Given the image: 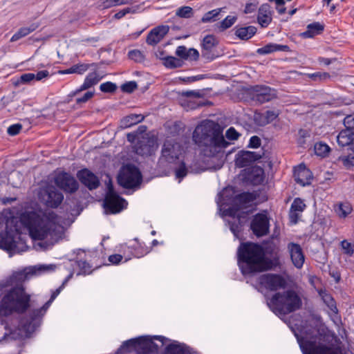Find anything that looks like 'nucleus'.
<instances>
[{"label":"nucleus","instance_id":"9b49d317","mask_svg":"<svg viewBox=\"0 0 354 354\" xmlns=\"http://www.w3.org/2000/svg\"><path fill=\"white\" fill-rule=\"evenodd\" d=\"M252 100L259 104L270 102L277 97L275 89L266 85H256L250 88Z\"/></svg>","mask_w":354,"mask_h":354},{"label":"nucleus","instance_id":"052dcab7","mask_svg":"<svg viewBox=\"0 0 354 354\" xmlns=\"http://www.w3.org/2000/svg\"><path fill=\"white\" fill-rule=\"evenodd\" d=\"M102 3L100 6L102 8H109L113 6H120V0H101Z\"/></svg>","mask_w":354,"mask_h":354},{"label":"nucleus","instance_id":"ea45409f","mask_svg":"<svg viewBox=\"0 0 354 354\" xmlns=\"http://www.w3.org/2000/svg\"><path fill=\"white\" fill-rule=\"evenodd\" d=\"M216 45V40L212 35H208L203 39L202 47L203 50H212Z\"/></svg>","mask_w":354,"mask_h":354},{"label":"nucleus","instance_id":"13d9d810","mask_svg":"<svg viewBox=\"0 0 354 354\" xmlns=\"http://www.w3.org/2000/svg\"><path fill=\"white\" fill-rule=\"evenodd\" d=\"M22 129L21 124H15L8 128L7 132L10 136L17 135Z\"/></svg>","mask_w":354,"mask_h":354},{"label":"nucleus","instance_id":"2eb2a0df","mask_svg":"<svg viewBox=\"0 0 354 354\" xmlns=\"http://www.w3.org/2000/svg\"><path fill=\"white\" fill-rule=\"evenodd\" d=\"M259 283L265 288L271 291L284 288L286 286V281L281 275L270 273L260 276Z\"/></svg>","mask_w":354,"mask_h":354},{"label":"nucleus","instance_id":"c85d7f7f","mask_svg":"<svg viewBox=\"0 0 354 354\" xmlns=\"http://www.w3.org/2000/svg\"><path fill=\"white\" fill-rule=\"evenodd\" d=\"M324 29V25L319 22H313L307 26V29L301 33L304 38H312L315 35H320Z\"/></svg>","mask_w":354,"mask_h":354},{"label":"nucleus","instance_id":"423d86ee","mask_svg":"<svg viewBox=\"0 0 354 354\" xmlns=\"http://www.w3.org/2000/svg\"><path fill=\"white\" fill-rule=\"evenodd\" d=\"M237 255L239 266L243 274H252L268 268L263 248L257 243H241L238 248Z\"/></svg>","mask_w":354,"mask_h":354},{"label":"nucleus","instance_id":"774afa93","mask_svg":"<svg viewBox=\"0 0 354 354\" xmlns=\"http://www.w3.org/2000/svg\"><path fill=\"white\" fill-rule=\"evenodd\" d=\"M183 95L186 97H193L199 98L202 97V94L198 91H187L183 93Z\"/></svg>","mask_w":354,"mask_h":354},{"label":"nucleus","instance_id":"bf43d9fd","mask_svg":"<svg viewBox=\"0 0 354 354\" xmlns=\"http://www.w3.org/2000/svg\"><path fill=\"white\" fill-rule=\"evenodd\" d=\"M279 115V113L274 111H267L265 113V122L266 124L270 123L274 120Z\"/></svg>","mask_w":354,"mask_h":354},{"label":"nucleus","instance_id":"680f3d73","mask_svg":"<svg viewBox=\"0 0 354 354\" xmlns=\"http://www.w3.org/2000/svg\"><path fill=\"white\" fill-rule=\"evenodd\" d=\"M261 142V139L258 136H253L250 139L248 147L255 149L258 148L260 147Z\"/></svg>","mask_w":354,"mask_h":354},{"label":"nucleus","instance_id":"5701e85b","mask_svg":"<svg viewBox=\"0 0 354 354\" xmlns=\"http://www.w3.org/2000/svg\"><path fill=\"white\" fill-rule=\"evenodd\" d=\"M169 27L168 26H158L153 28L147 35L146 42L151 46L158 44L168 33Z\"/></svg>","mask_w":354,"mask_h":354},{"label":"nucleus","instance_id":"864d4df0","mask_svg":"<svg viewBox=\"0 0 354 354\" xmlns=\"http://www.w3.org/2000/svg\"><path fill=\"white\" fill-rule=\"evenodd\" d=\"M94 91H87L82 97L76 98V103L77 104L85 103L88 102L90 99H91L94 96Z\"/></svg>","mask_w":354,"mask_h":354},{"label":"nucleus","instance_id":"37998d69","mask_svg":"<svg viewBox=\"0 0 354 354\" xmlns=\"http://www.w3.org/2000/svg\"><path fill=\"white\" fill-rule=\"evenodd\" d=\"M308 76L314 81H326L330 77L328 73L326 72H316L314 73L308 74Z\"/></svg>","mask_w":354,"mask_h":354},{"label":"nucleus","instance_id":"3c124183","mask_svg":"<svg viewBox=\"0 0 354 354\" xmlns=\"http://www.w3.org/2000/svg\"><path fill=\"white\" fill-rule=\"evenodd\" d=\"M259 2L257 0H250L245 5L244 12L251 14L257 10Z\"/></svg>","mask_w":354,"mask_h":354},{"label":"nucleus","instance_id":"de8ad7c7","mask_svg":"<svg viewBox=\"0 0 354 354\" xmlns=\"http://www.w3.org/2000/svg\"><path fill=\"white\" fill-rule=\"evenodd\" d=\"M343 124L344 129L354 133V117L352 115H348L344 118Z\"/></svg>","mask_w":354,"mask_h":354},{"label":"nucleus","instance_id":"603ef678","mask_svg":"<svg viewBox=\"0 0 354 354\" xmlns=\"http://www.w3.org/2000/svg\"><path fill=\"white\" fill-rule=\"evenodd\" d=\"M236 18L233 16H227L221 22V28L222 30H225L231 27L236 21Z\"/></svg>","mask_w":354,"mask_h":354},{"label":"nucleus","instance_id":"9d476101","mask_svg":"<svg viewBox=\"0 0 354 354\" xmlns=\"http://www.w3.org/2000/svg\"><path fill=\"white\" fill-rule=\"evenodd\" d=\"M142 180L138 169L132 165L123 167L118 176V183L124 188L129 189L138 186Z\"/></svg>","mask_w":354,"mask_h":354},{"label":"nucleus","instance_id":"412c9836","mask_svg":"<svg viewBox=\"0 0 354 354\" xmlns=\"http://www.w3.org/2000/svg\"><path fill=\"white\" fill-rule=\"evenodd\" d=\"M261 157L262 155L257 152L242 151L236 155L235 165L240 168L245 167L259 160Z\"/></svg>","mask_w":354,"mask_h":354},{"label":"nucleus","instance_id":"393cba45","mask_svg":"<svg viewBox=\"0 0 354 354\" xmlns=\"http://www.w3.org/2000/svg\"><path fill=\"white\" fill-rule=\"evenodd\" d=\"M176 55L182 59L196 61L199 58V53L195 48H187L185 46H179L176 50Z\"/></svg>","mask_w":354,"mask_h":354},{"label":"nucleus","instance_id":"09e8293b","mask_svg":"<svg viewBox=\"0 0 354 354\" xmlns=\"http://www.w3.org/2000/svg\"><path fill=\"white\" fill-rule=\"evenodd\" d=\"M187 174V168L183 162H181L179 167L175 170L176 178L180 181Z\"/></svg>","mask_w":354,"mask_h":354},{"label":"nucleus","instance_id":"a18cd8bd","mask_svg":"<svg viewBox=\"0 0 354 354\" xmlns=\"http://www.w3.org/2000/svg\"><path fill=\"white\" fill-rule=\"evenodd\" d=\"M305 208L306 204L304 203L303 200L299 198H295L290 206V210L298 212H302Z\"/></svg>","mask_w":354,"mask_h":354},{"label":"nucleus","instance_id":"49530a36","mask_svg":"<svg viewBox=\"0 0 354 354\" xmlns=\"http://www.w3.org/2000/svg\"><path fill=\"white\" fill-rule=\"evenodd\" d=\"M139 8V6H136L133 8H125L114 15V18L116 19H120L124 17L127 14L129 13H135L137 10Z\"/></svg>","mask_w":354,"mask_h":354},{"label":"nucleus","instance_id":"2f4dec72","mask_svg":"<svg viewBox=\"0 0 354 354\" xmlns=\"http://www.w3.org/2000/svg\"><path fill=\"white\" fill-rule=\"evenodd\" d=\"M91 66H95V64L93 63L91 64H77L72 66L71 68L66 69L64 71H59L62 74H71V73H77L79 75H82Z\"/></svg>","mask_w":354,"mask_h":354},{"label":"nucleus","instance_id":"f704fd0d","mask_svg":"<svg viewBox=\"0 0 354 354\" xmlns=\"http://www.w3.org/2000/svg\"><path fill=\"white\" fill-rule=\"evenodd\" d=\"M163 64L168 68H176L183 66V61L178 58L172 56H167L162 59Z\"/></svg>","mask_w":354,"mask_h":354},{"label":"nucleus","instance_id":"cd10ccee","mask_svg":"<svg viewBox=\"0 0 354 354\" xmlns=\"http://www.w3.org/2000/svg\"><path fill=\"white\" fill-rule=\"evenodd\" d=\"M276 51H283L288 52L290 51V48L287 45H281L277 44L270 43L264 46L259 48L257 49V53L259 55H268Z\"/></svg>","mask_w":354,"mask_h":354},{"label":"nucleus","instance_id":"aec40b11","mask_svg":"<svg viewBox=\"0 0 354 354\" xmlns=\"http://www.w3.org/2000/svg\"><path fill=\"white\" fill-rule=\"evenodd\" d=\"M313 174L304 164H300L294 169V178L297 183L301 186H306L311 184Z\"/></svg>","mask_w":354,"mask_h":354},{"label":"nucleus","instance_id":"69168bd1","mask_svg":"<svg viewBox=\"0 0 354 354\" xmlns=\"http://www.w3.org/2000/svg\"><path fill=\"white\" fill-rule=\"evenodd\" d=\"M202 57L207 61L214 60L216 56L211 52V50H203L202 51Z\"/></svg>","mask_w":354,"mask_h":354},{"label":"nucleus","instance_id":"7c9ffc66","mask_svg":"<svg viewBox=\"0 0 354 354\" xmlns=\"http://www.w3.org/2000/svg\"><path fill=\"white\" fill-rule=\"evenodd\" d=\"M145 116L141 114H130L120 121V127L123 129L131 127L144 120Z\"/></svg>","mask_w":354,"mask_h":354},{"label":"nucleus","instance_id":"c9c22d12","mask_svg":"<svg viewBox=\"0 0 354 354\" xmlns=\"http://www.w3.org/2000/svg\"><path fill=\"white\" fill-rule=\"evenodd\" d=\"M254 198L252 194L248 192H243L239 194L233 198L234 205H245L253 201Z\"/></svg>","mask_w":354,"mask_h":354},{"label":"nucleus","instance_id":"f3484780","mask_svg":"<svg viewBox=\"0 0 354 354\" xmlns=\"http://www.w3.org/2000/svg\"><path fill=\"white\" fill-rule=\"evenodd\" d=\"M225 215L229 216L231 218L230 220L227 221L230 229L234 236L239 239V233L241 231L243 226L239 208H236L235 207H229L225 211Z\"/></svg>","mask_w":354,"mask_h":354},{"label":"nucleus","instance_id":"7ed1b4c3","mask_svg":"<svg viewBox=\"0 0 354 354\" xmlns=\"http://www.w3.org/2000/svg\"><path fill=\"white\" fill-rule=\"evenodd\" d=\"M30 273L24 271L15 272L10 277L11 284L15 287L10 290L0 301V315L8 316L12 313H23L30 307V296L21 284L29 279Z\"/></svg>","mask_w":354,"mask_h":354},{"label":"nucleus","instance_id":"1a4fd4ad","mask_svg":"<svg viewBox=\"0 0 354 354\" xmlns=\"http://www.w3.org/2000/svg\"><path fill=\"white\" fill-rule=\"evenodd\" d=\"M183 148L180 143L174 140H166L161 149V156L158 161V167L162 170L175 163L182 154Z\"/></svg>","mask_w":354,"mask_h":354},{"label":"nucleus","instance_id":"8fccbe9b","mask_svg":"<svg viewBox=\"0 0 354 354\" xmlns=\"http://www.w3.org/2000/svg\"><path fill=\"white\" fill-rule=\"evenodd\" d=\"M100 89L104 93H113L117 89V86L113 82H106L100 84Z\"/></svg>","mask_w":354,"mask_h":354},{"label":"nucleus","instance_id":"4be33fe9","mask_svg":"<svg viewBox=\"0 0 354 354\" xmlns=\"http://www.w3.org/2000/svg\"><path fill=\"white\" fill-rule=\"evenodd\" d=\"M102 78L96 71L89 73L84 79L83 84L77 89L72 91L68 96L74 97L83 91L88 90L92 88L101 80Z\"/></svg>","mask_w":354,"mask_h":354},{"label":"nucleus","instance_id":"6e6d98bb","mask_svg":"<svg viewBox=\"0 0 354 354\" xmlns=\"http://www.w3.org/2000/svg\"><path fill=\"white\" fill-rule=\"evenodd\" d=\"M341 246L347 255L351 256L354 252L353 245L346 240L341 242Z\"/></svg>","mask_w":354,"mask_h":354},{"label":"nucleus","instance_id":"4c0bfd02","mask_svg":"<svg viewBox=\"0 0 354 354\" xmlns=\"http://www.w3.org/2000/svg\"><path fill=\"white\" fill-rule=\"evenodd\" d=\"M319 295H321L324 302L332 311L335 312V310H337L336 302L330 294L327 293L326 291H321Z\"/></svg>","mask_w":354,"mask_h":354},{"label":"nucleus","instance_id":"a211bd4d","mask_svg":"<svg viewBox=\"0 0 354 354\" xmlns=\"http://www.w3.org/2000/svg\"><path fill=\"white\" fill-rule=\"evenodd\" d=\"M77 177L81 183L89 190L95 189L100 185L99 178L87 169L79 171L77 174Z\"/></svg>","mask_w":354,"mask_h":354},{"label":"nucleus","instance_id":"0eeeda50","mask_svg":"<svg viewBox=\"0 0 354 354\" xmlns=\"http://www.w3.org/2000/svg\"><path fill=\"white\" fill-rule=\"evenodd\" d=\"M270 310L277 315H286L301 308L302 301L293 290L275 293L267 302Z\"/></svg>","mask_w":354,"mask_h":354},{"label":"nucleus","instance_id":"c756f323","mask_svg":"<svg viewBox=\"0 0 354 354\" xmlns=\"http://www.w3.org/2000/svg\"><path fill=\"white\" fill-rule=\"evenodd\" d=\"M354 140V133L348 131H346L345 129H342L339 131L337 136V141L339 146L346 147L350 146L351 147L353 145V142Z\"/></svg>","mask_w":354,"mask_h":354},{"label":"nucleus","instance_id":"4d7b16f0","mask_svg":"<svg viewBox=\"0 0 354 354\" xmlns=\"http://www.w3.org/2000/svg\"><path fill=\"white\" fill-rule=\"evenodd\" d=\"M137 88V84L136 82H129L122 85L121 88L122 91L126 93H132Z\"/></svg>","mask_w":354,"mask_h":354},{"label":"nucleus","instance_id":"e433bc0d","mask_svg":"<svg viewBox=\"0 0 354 354\" xmlns=\"http://www.w3.org/2000/svg\"><path fill=\"white\" fill-rule=\"evenodd\" d=\"M221 12V8H217L206 12L202 17L203 23L214 22L218 20V16Z\"/></svg>","mask_w":354,"mask_h":354},{"label":"nucleus","instance_id":"473e14b6","mask_svg":"<svg viewBox=\"0 0 354 354\" xmlns=\"http://www.w3.org/2000/svg\"><path fill=\"white\" fill-rule=\"evenodd\" d=\"M39 24L37 23H33L31 24L28 27H22L18 30V31L15 33L12 37H11L10 41H16L19 40V39L26 37V35H29L32 32L35 31L38 27Z\"/></svg>","mask_w":354,"mask_h":354},{"label":"nucleus","instance_id":"6ab92c4d","mask_svg":"<svg viewBox=\"0 0 354 354\" xmlns=\"http://www.w3.org/2000/svg\"><path fill=\"white\" fill-rule=\"evenodd\" d=\"M287 248L293 265L298 269L301 268L305 261V256L300 245L291 242L288 244Z\"/></svg>","mask_w":354,"mask_h":354},{"label":"nucleus","instance_id":"e2e57ef3","mask_svg":"<svg viewBox=\"0 0 354 354\" xmlns=\"http://www.w3.org/2000/svg\"><path fill=\"white\" fill-rule=\"evenodd\" d=\"M300 213L301 212H298L290 209L289 218H290V221L292 224L297 223V222L301 216Z\"/></svg>","mask_w":354,"mask_h":354},{"label":"nucleus","instance_id":"dca6fc26","mask_svg":"<svg viewBox=\"0 0 354 354\" xmlns=\"http://www.w3.org/2000/svg\"><path fill=\"white\" fill-rule=\"evenodd\" d=\"M250 228L254 235L258 237L265 236L269 233V218L265 214H257L250 224Z\"/></svg>","mask_w":354,"mask_h":354},{"label":"nucleus","instance_id":"5fc2aeb1","mask_svg":"<svg viewBox=\"0 0 354 354\" xmlns=\"http://www.w3.org/2000/svg\"><path fill=\"white\" fill-rule=\"evenodd\" d=\"M240 136L234 127H230L225 132V137L230 140H236Z\"/></svg>","mask_w":354,"mask_h":354},{"label":"nucleus","instance_id":"b1692460","mask_svg":"<svg viewBox=\"0 0 354 354\" xmlns=\"http://www.w3.org/2000/svg\"><path fill=\"white\" fill-rule=\"evenodd\" d=\"M272 19V11L268 3L261 5L258 10V23L261 27L266 28L271 23Z\"/></svg>","mask_w":354,"mask_h":354},{"label":"nucleus","instance_id":"0e129e2a","mask_svg":"<svg viewBox=\"0 0 354 354\" xmlns=\"http://www.w3.org/2000/svg\"><path fill=\"white\" fill-rule=\"evenodd\" d=\"M35 79L34 73H24L20 77V81L22 83H28Z\"/></svg>","mask_w":354,"mask_h":354},{"label":"nucleus","instance_id":"ddd939ff","mask_svg":"<svg viewBox=\"0 0 354 354\" xmlns=\"http://www.w3.org/2000/svg\"><path fill=\"white\" fill-rule=\"evenodd\" d=\"M55 183L57 187L66 193L73 194L79 189L77 180L69 173L62 171L55 177Z\"/></svg>","mask_w":354,"mask_h":354},{"label":"nucleus","instance_id":"f257e3e1","mask_svg":"<svg viewBox=\"0 0 354 354\" xmlns=\"http://www.w3.org/2000/svg\"><path fill=\"white\" fill-rule=\"evenodd\" d=\"M14 224L5 232L0 233V248L10 255L20 253L28 249L26 239L22 236V229L28 231L34 240L46 239V243L53 245L62 237V227L57 222V216L54 212L40 215L35 212H25L19 218H12Z\"/></svg>","mask_w":354,"mask_h":354},{"label":"nucleus","instance_id":"20e7f679","mask_svg":"<svg viewBox=\"0 0 354 354\" xmlns=\"http://www.w3.org/2000/svg\"><path fill=\"white\" fill-rule=\"evenodd\" d=\"M296 336L303 354H344L342 342L330 331L310 339Z\"/></svg>","mask_w":354,"mask_h":354},{"label":"nucleus","instance_id":"72a5a7b5","mask_svg":"<svg viewBox=\"0 0 354 354\" xmlns=\"http://www.w3.org/2000/svg\"><path fill=\"white\" fill-rule=\"evenodd\" d=\"M348 153L346 155L341 156L339 160L346 168L350 169L354 167V145H352L348 149Z\"/></svg>","mask_w":354,"mask_h":354},{"label":"nucleus","instance_id":"79ce46f5","mask_svg":"<svg viewBox=\"0 0 354 354\" xmlns=\"http://www.w3.org/2000/svg\"><path fill=\"white\" fill-rule=\"evenodd\" d=\"M335 211L339 217L345 218L351 212L352 208L348 204L340 203Z\"/></svg>","mask_w":354,"mask_h":354},{"label":"nucleus","instance_id":"bb28decb","mask_svg":"<svg viewBox=\"0 0 354 354\" xmlns=\"http://www.w3.org/2000/svg\"><path fill=\"white\" fill-rule=\"evenodd\" d=\"M234 35L242 40H248L252 38L257 32V28L253 26H239L234 28Z\"/></svg>","mask_w":354,"mask_h":354},{"label":"nucleus","instance_id":"4468645a","mask_svg":"<svg viewBox=\"0 0 354 354\" xmlns=\"http://www.w3.org/2000/svg\"><path fill=\"white\" fill-rule=\"evenodd\" d=\"M41 198L50 207H57L64 200V195L54 186H48L41 193Z\"/></svg>","mask_w":354,"mask_h":354},{"label":"nucleus","instance_id":"f8f14e48","mask_svg":"<svg viewBox=\"0 0 354 354\" xmlns=\"http://www.w3.org/2000/svg\"><path fill=\"white\" fill-rule=\"evenodd\" d=\"M124 204H127L126 201L114 192L111 183L109 184L108 192L104 201L105 209L111 214L118 213L124 208Z\"/></svg>","mask_w":354,"mask_h":354},{"label":"nucleus","instance_id":"39448f33","mask_svg":"<svg viewBox=\"0 0 354 354\" xmlns=\"http://www.w3.org/2000/svg\"><path fill=\"white\" fill-rule=\"evenodd\" d=\"M193 139L196 143L205 146L209 156L219 153L230 145L223 136L219 125L210 120L203 122L196 127Z\"/></svg>","mask_w":354,"mask_h":354},{"label":"nucleus","instance_id":"338daca9","mask_svg":"<svg viewBox=\"0 0 354 354\" xmlns=\"http://www.w3.org/2000/svg\"><path fill=\"white\" fill-rule=\"evenodd\" d=\"M122 259V256L118 254H112L109 257V261L112 264H118Z\"/></svg>","mask_w":354,"mask_h":354},{"label":"nucleus","instance_id":"c03bdc74","mask_svg":"<svg viewBox=\"0 0 354 354\" xmlns=\"http://www.w3.org/2000/svg\"><path fill=\"white\" fill-rule=\"evenodd\" d=\"M128 57L129 59L136 62H142L145 59V55L143 53L139 50H131L128 53Z\"/></svg>","mask_w":354,"mask_h":354},{"label":"nucleus","instance_id":"f03ea898","mask_svg":"<svg viewBox=\"0 0 354 354\" xmlns=\"http://www.w3.org/2000/svg\"><path fill=\"white\" fill-rule=\"evenodd\" d=\"M162 347L164 354H194L193 349L185 344L161 335H143L124 341L115 354H158Z\"/></svg>","mask_w":354,"mask_h":354},{"label":"nucleus","instance_id":"6e6552de","mask_svg":"<svg viewBox=\"0 0 354 354\" xmlns=\"http://www.w3.org/2000/svg\"><path fill=\"white\" fill-rule=\"evenodd\" d=\"M66 282L67 279L52 293L50 299L41 308L32 310L27 317L21 319L20 324L27 333H31L39 326L41 317L46 313L51 303L59 295Z\"/></svg>","mask_w":354,"mask_h":354},{"label":"nucleus","instance_id":"58836bf2","mask_svg":"<svg viewBox=\"0 0 354 354\" xmlns=\"http://www.w3.org/2000/svg\"><path fill=\"white\" fill-rule=\"evenodd\" d=\"M314 150L316 155L324 157L330 151V147L326 144L320 142L315 145Z\"/></svg>","mask_w":354,"mask_h":354},{"label":"nucleus","instance_id":"a19ab883","mask_svg":"<svg viewBox=\"0 0 354 354\" xmlns=\"http://www.w3.org/2000/svg\"><path fill=\"white\" fill-rule=\"evenodd\" d=\"M194 11L189 6H182L176 10V15L181 18H190L193 16Z\"/></svg>","mask_w":354,"mask_h":354},{"label":"nucleus","instance_id":"a878e982","mask_svg":"<svg viewBox=\"0 0 354 354\" xmlns=\"http://www.w3.org/2000/svg\"><path fill=\"white\" fill-rule=\"evenodd\" d=\"M264 170L260 167H253L247 174V179L254 185H261L264 180Z\"/></svg>","mask_w":354,"mask_h":354}]
</instances>
